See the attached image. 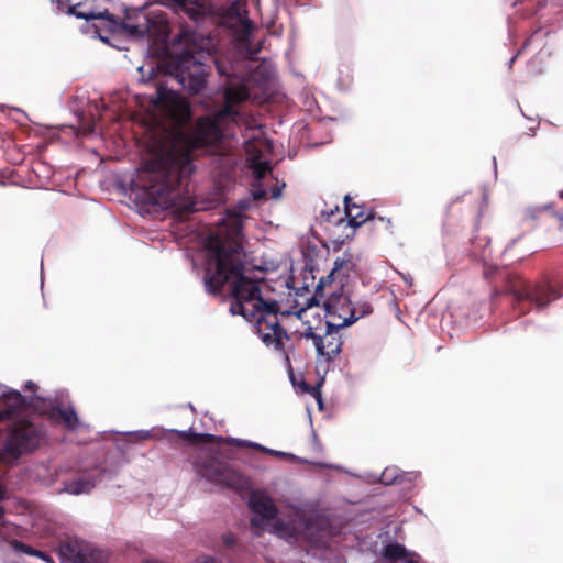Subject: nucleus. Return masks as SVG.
Instances as JSON below:
<instances>
[{"mask_svg": "<svg viewBox=\"0 0 563 563\" xmlns=\"http://www.w3.org/2000/svg\"><path fill=\"white\" fill-rule=\"evenodd\" d=\"M177 139L184 148L173 146L145 161L132 186L145 203L173 209L176 218L184 221L200 210L189 196V176L194 172L191 152L211 144V113L197 120L192 137L179 132Z\"/></svg>", "mask_w": 563, "mask_h": 563, "instance_id": "1", "label": "nucleus"}, {"mask_svg": "<svg viewBox=\"0 0 563 563\" xmlns=\"http://www.w3.org/2000/svg\"><path fill=\"white\" fill-rule=\"evenodd\" d=\"M245 257L243 247L238 244L224 251L213 243V297H221L232 316L253 322L258 311L275 300L264 296L267 287L264 278L244 274Z\"/></svg>", "mask_w": 563, "mask_h": 563, "instance_id": "2", "label": "nucleus"}, {"mask_svg": "<svg viewBox=\"0 0 563 563\" xmlns=\"http://www.w3.org/2000/svg\"><path fill=\"white\" fill-rule=\"evenodd\" d=\"M213 66L220 77H223L221 87L223 89L224 106L216 110L213 108V169H217L219 178H231L238 158L231 146L221 147L222 139L231 137L234 134V126L241 118L238 106L250 98V90L245 78L236 74L235 65H224L213 58Z\"/></svg>", "mask_w": 563, "mask_h": 563, "instance_id": "3", "label": "nucleus"}, {"mask_svg": "<svg viewBox=\"0 0 563 563\" xmlns=\"http://www.w3.org/2000/svg\"><path fill=\"white\" fill-rule=\"evenodd\" d=\"M97 0H85L73 4L69 12L84 20H106L112 33L133 36L136 38H158L166 34L167 20L162 13L146 12L141 9H126L124 18H117L96 5Z\"/></svg>", "mask_w": 563, "mask_h": 563, "instance_id": "4", "label": "nucleus"}, {"mask_svg": "<svg viewBox=\"0 0 563 563\" xmlns=\"http://www.w3.org/2000/svg\"><path fill=\"white\" fill-rule=\"evenodd\" d=\"M483 276L485 279L490 280L500 279L505 284L504 290L495 287L492 296L496 298L504 292L510 294L514 308L518 310L519 316L528 313L531 307L544 308L562 296L560 289L549 280L531 283L522 276L509 273L496 265H485Z\"/></svg>", "mask_w": 563, "mask_h": 563, "instance_id": "5", "label": "nucleus"}, {"mask_svg": "<svg viewBox=\"0 0 563 563\" xmlns=\"http://www.w3.org/2000/svg\"><path fill=\"white\" fill-rule=\"evenodd\" d=\"M352 263L349 260L338 258L334 267L327 277H322L316 288L314 297L324 299L323 307L329 320H334L340 327H349L356 320L357 308L343 291L344 280Z\"/></svg>", "mask_w": 563, "mask_h": 563, "instance_id": "6", "label": "nucleus"}, {"mask_svg": "<svg viewBox=\"0 0 563 563\" xmlns=\"http://www.w3.org/2000/svg\"><path fill=\"white\" fill-rule=\"evenodd\" d=\"M43 439V430L30 419L20 418L11 421L0 445V468L16 466L24 455L32 454L41 446Z\"/></svg>", "mask_w": 563, "mask_h": 563, "instance_id": "7", "label": "nucleus"}, {"mask_svg": "<svg viewBox=\"0 0 563 563\" xmlns=\"http://www.w3.org/2000/svg\"><path fill=\"white\" fill-rule=\"evenodd\" d=\"M254 207L252 198L244 197L234 206L227 208L223 216L213 223V243L216 247L224 251L233 249L234 244L243 247V219L244 213Z\"/></svg>", "mask_w": 563, "mask_h": 563, "instance_id": "8", "label": "nucleus"}, {"mask_svg": "<svg viewBox=\"0 0 563 563\" xmlns=\"http://www.w3.org/2000/svg\"><path fill=\"white\" fill-rule=\"evenodd\" d=\"M169 443L188 442V461L200 479H211V433L169 430L165 434Z\"/></svg>", "mask_w": 563, "mask_h": 563, "instance_id": "9", "label": "nucleus"}, {"mask_svg": "<svg viewBox=\"0 0 563 563\" xmlns=\"http://www.w3.org/2000/svg\"><path fill=\"white\" fill-rule=\"evenodd\" d=\"M218 27L230 30L240 43L249 42L254 24L249 18L246 0H233L227 7H213V33Z\"/></svg>", "mask_w": 563, "mask_h": 563, "instance_id": "10", "label": "nucleus"}, {"mask_svg": "<svg viewBox=\"0 0 563 563\" xmlns=\"http://www.w3.org/2000/svg\"><path fill=\"white\" fill-rule=\"evenodd\" d=\"M303 312H306V308H301L299 311H282L277 301H271L258 311L257 317L253 321L256 322L257 333L267 346L274 345L275 349H282L283 339L287 338V333L279 323L278 314H296L298 318H301Z\"/></svg>", "mask_w": 563, "mask_h": 563, "instance_id": "11", "label": "nucleus"}, {"mask_svg": "<svg viewBox=\"0 0 563 563\" xmlns=\"http://www.w3.org/2000/svg\"><path fill=\"white\" fill-rule=\"evenodd\" d=\"M343 327L338 325L334 320H325L324 328L308 325L301 336L312 340L318 356L331 362L342 351L343 340L340 333Z\"/></svg>", "mask_w": 563, "mask_h": 563, "instance_id": "12", "label": "nucleus"}, {"mask_svg": "<svg viewBox=\"0 0 563 563\" xmlns=\"http://www.w3.org/2000/svg\"><path fill=\"white\" fill-rule=\"evenodd\" d=\"M175 78L190 95H198L206 87L203 64L192 52L184 51L174 58Z\"/></svg>", "mask_w": 563, "mask_h": 563, "instance_id": "13", "label": "nucleus"}, {"mask_svg": "<svg viewBox=\"0 0 563 563\" xmlns=\"http://www.w3.org/2000/svg\"><path fill=\"white\" fill-rule=\"evenodd\" d=\"M154 104L165 111L176 125H183L191 119L187 99L163 86L156 88Z\"/></svg>", "mask_w": 563, "mask_h": 563, "instance_id": "14", "label": "nucleus"}, {"mask_svg": "<svg viewBox=\"0 0 563 563\" xmlns=\"http://www.w3.org/2000/svg\"><path fill=\"white\" fill-rule=\"evenodd\" d=\"M249 507L254 514L261 517V519H251L250 525L252 529L262 530L263 520H273L278 515V510L273 499L262 492H253L250 495Z\"/></svg>", "mask_w": 563, "mask_h": 563, "instance_id": "15", "label": "nucleus"}, {"mask_svg": "<svg viewBox=\"0 0 563 563\" xmlns=\"http://www.w3.org/2000/svg\"><path fill=\"white\" fill-rule=\"evenodd\" d=\"M164 4L170 7L177 13H185L190 20L199 23L211 13V7L200 0H163Z\"/></svg>", "mask_w": 563, "mask_h": 563, "instance_id": "16", "label": "nucleus"}, {"mask_svg": "<svg viewBox=\"0 0 563 563\" xmlns=\"http://www.w3.org/2000/svg\"><path fill=\"white\" fill-rule=\"evenodd\" d=\"M29 405L27 399L18 390H9L0 397V422L13 420Z\"/></svg>", "mask_w": 563, "mask_h": 563, "instance_id": "17", "label": "nucleus"}, {"mask_svg": "<svg viewBox=\"0 0 563 563\" xmlns=\"http://www.w3.org/2000/svg\"><path fill=\"white\" fill-rule=\"evenodd\" d=\"M201 260V269L203 272V285L206 292L211 295V233H207L202 239L201 251L191 260L192 268L199 273V261Z\"/></svg>", "mask_w": 563, "mask_h": 563, "instance_id": "18", "label": "nucleus"}, {"mask_svg": "<svg viewBox=\"0 0 563 563\" xmlns=\"http://www.w3.org/2000/svg\"><path fill=\"white\" fill-rule=\"evenodd\" d=\"M384 563H422L421 558L398 542H389L382 549Z\"/></svg>", "mask_w": 563, "mask_h": 563, "instance_id": "19", "label": "nucleus"}, {"mask_svg": "<svg viewBox=\"0 0 563 563\" xmlns=\"http://www.w3.org/2000/svg\"><path fill=\"white\" fill-rule=\"evenodd\" d=\"M49 418L54 420L56 423L63 424L68 431H75L79 427L78 416L71 406H53L49 412Z\"/></svg>", "mask_w": 563, "mask_h": 563, "instance_id": "20", "label": "nucleus"}, {"mask_svg": "<svg viewBox=\"0 0 563 563\" xmlns=\"http://www.w3.org/2000/svg\"><path fill=\"white\" fill-rule=\"evenodd\" d=\"M373 213V210H369L368 212L363 211L361 206L352 202L349 195L344 197V216L349 218L350 227L358 228L362 224L368 223Z\"/></svg>", "mask_w": 563, "mask_h": 563, "instance_id": "21", "label": "nucleus"}, {"mask_svg": "<svg viewBox=\"0 0 563 563\" xmlns=\"http://www.w3.org/2000/svg\"><path fill=\"white\" fill-rule=\"evenodd\" d=\"M87 542L77 538H67L62 541L58 547V553L62 558L68 560L71 563H78L79 559L85 551Z\"/></svg>", "mask_w": 563, "mask_h": 563, "instance_id": "22", "label": "nucleus"}, {"mask_svg": "<svg viewBox=\"0 0 563 563\" xmlns=\"http://www.w3.org/2000/svg\"><path fill=\"white\" fill-rule=\"evenodd\" d=\"M96 486V478L92 475H84L64 483L63 492L70 495H81L90 493Z\"/></svg>", "mask_w": 563, "mask_h": 563, "instance_id": "23", "label": "nucleus"}, {"mask_svg": "<svg viewBox=\"0 0 563 563\" xmlns=\"http://www.w3.org/2000/svg\"><path fill=\"white\" fill-rule=\"evenodd\" d=\"M368 224L371 225V230L375 233H380L386 236H391L395 233L391 220L389 218L376 216L375 212L373 213Z\"/></svg>", "mask_w": 563, "mask_h": 563, "instance_id": "24", "label": "nucleus"}, {"mask_svg": "<svg viewBox=\"0 0 563 563\" xmlns=\"http://www.w3.org/2000/svg\"><path fill=\"white\" fill-rule=\"evenodd\" d=\"M10 545L14 551L22 552V553L31 555V556L40 558L44 562H47V563H53V559L48 554H46L45 552H43L41 550L34 549L31 545L25 544L24 542H22L20 540H16V539L11 540Z\"/></svg>", "mask_w": 563, "mask_h": 563, "instance_id": "25", "label": "nucleus"}, {"mask_svg": "<svg viewBox=\"0 0 563 563\" xmlns=\"http://www.w3.org/2000/svg\"><path fill=\"white\" fill-rule=\"evenodd\" d=\"M78 563H106V556L101 550L87 542Z\"/></svg>", "mask_w": 563, "mask_h": 563, "instance_id": "26", "label": "nucleus"}, {"mask_svg": "<svg viewBox=\"0 0 563 563\" xmlns=\"http://www.w3.org/2000/svg\"><path fill=\"white\" fill-rule=\"evenodd\" d=\"M340 213V209H339V206H335L334 209H330L329 211H322L321 212V217L328 221V222H336V223H340L342 222V218L341 217H338Z\"/></svg>", "mask_w": 563, "mask_h": 563, "instance_id": "27", "label": "nucleus"}, {"mask_svg": "<svg viewBox=\"0 0 563 563\" xmlns=\"http://www.w3.org/2000/svg\"><path fill=\"white\" fill-rule=\"evenodd\" d=\"M298 386L301 389V391L307 393V394H309V395H311L313 397H320V390H319L318 387L311 386L310 384H308L305 380H301L298 384Z\"/></svg>", "mask_w": 563, "mask_h": 563, "instance_id": "28", "label": "nucleus"}, {"mask_svg": "<svg viewBox=\"0 0 563 563\" xmlns=\"http://www.w3.org/2000/svg\"><path fill=\"white\" fill-rule=\"evenodd\" d=\"M355 307L357 308V313H356L357 320L360 318L371 314L373 312V308H372L371 303H368V302H361L358 305H355Z\"/></svg>", "mask_w": 563, "mask_h": 563, "instance_id": "29", "label": "nucleus"}, {"mask_svg": "<svg viewBox=\"0 0 563 563\" xmlns=\"http://www.w3.org/2000/svg\"><path fill=\"white\" fill-rule=\"evenodd\" d=\"M268 169L269 166L267 163H258L257 165H255L253 172L256 178H263Z\"/></svg>", "mask_w": 563, "mask_h": 563, "instance_id": "30", "label": "nucleus"}, {"mask_svg": "<svg viewBox=\"0 0 563 563\" xmlns=\"http://www.w3.org/2000/svg\"><path fill=\"white\" fill-rule=\"evenodd\" d=\"M267 192L264 189L253 190L249 195L250 198H252L253 203L257 200H262L266 197Z\"/></svg>", "mask_w": 563, "mask_h": 563, "instance_id": "31", "label": "nucleus"}, {"mask_svg": "<svg viewBox=\"0 0 563 563\" xmlns=\"http://www.w3.org/2000/svg\"><path fill=\"white\" fill-rule=\"evenodd\" d=\"M249 445H250V446H253V448H256V449H258V450H261V451L267 452V453H269V454H272V455H275V456H284V455H285V453H284V452L275 451V450H269V449H266V448H264V446H262V445H260V444L249 443Z\"/></svg>", "mask_w": 563, "mask_h": 563, "instance_id": "32", "label": "nucleus"}, {"mask_svg": "<svg viewBox=\"0 0 563 563\" xmlns=\"http://www.w3.org/2000/svg\"><path fill=\"white\" fill-rule=\"evenodd\" d=\"M254 76H260L261 78H263L264 81L268 80V75L265 74V70L262 69V67L256 68V70L254 71Z\"/></svg>", "mask_w": 563, "mask_h": 563, "instance_id": "33", "label": "nucleus"}, {"mask_svg": "<svg viewBox=\"0 0 563 563\" xmlns=\"http://www.w3.org/2000/svg\"><path fill=\"white\" fill-rule=\"evenodd\" d=\"M7 498V488L0 483V501Z\"/></svg>", "mask_w": 563, "mask_h": 563, "instance_id": "34", "label": "nucleus"}, {"mask_svg": "<svg viewBox=\"0 0 563 563\" xmlns=\"http://www.w3.org/2000/svg\"><path fill=\"white\" fill-rule=\"evenodd\" d=\"M25 389L34 391L36 389V384L32 380L26 382Z\"/></svg>", "mask_w": 563, "mask_h": 563, "instance_id": "35", "label": "nucleus"}, {"mask_svg": "<svg viewBox=\"0 0 563 563\" xmlns=\"http://www.w3.org/2000/svg\"><path fill=\"white\" fill-rule=\"evenodd\" d=\"M280 195H282V189L280 188L277 187V188L272 190V198L277 199V198L280 197Z\"/></svg>", "mask_w": 563, "mask_h": 563, "instance_id": "36", "label": "nucleus"}, {"mask_svg": "<svg viewBox=\"0 0 563 563\" xmlns=\"http://www.w3.org/2000/svg\"><path fill=\"white\" fill-rule=\"evenodd\" d=\"M224 542H225L227 545L230 547V545H232L234 543V538L232 536H227L224 538Z\"/></svg>", "mask_w": 563, "mask_h": 563, "instance_id": "37", "label": "nucleus"}, {"mask_svg": "<svg viewBox=\"0 0 563 563\" xmlns=\"http://www.w3.org/2000/svg\"><path fill=\"white\" fill-rule=\"evenodd\" d=\"M197 563H211V558L205 556L202 559H198Z\"/></svg>", "mask_w": 563, "mask_h": 563, "instance_id": "38", "label": "nucleus"}, {"mask_svg": "<svg viewBox=\"0 0 563 563\" xmlns=\"http://www.w3.org/2000/svg\"><path fill=\"white\" fill-rule=\"evenodd\" d=\"M257 53H258V49H250L249 51V55H250L249 58L253 59V56L256 55Z\"/></svg>", "mask_w": 563, "mask_h": 563, "instance_id": "39", "label": "nucleus"}, {"mask_svg": "<svg viewBox=\"0 0 563 563\" xmlns=\"http://www.w3.org/2000/svg\"><path fill=\"white\" fill-rule=\"evenodd\" d=\"M383 478H384V481L386 483H391L393 482V479L391 481L388 479V471L387 470L383 473Z\"/></svg>", "mask_w": 563, "mask_h": 563, "instance_id": "40", "label": "nucleus"}, {"mask_svg": "<svg viewBox=\"0 0 563 563\" xmlns=\"http://www.w3.org/2000/svg\"><path fill=\"white\" fill-rule=\"evenodd\" d=\"M212 440H213V444L218 443V442H221L222 441V438L221 437H216L213 435L212 437Z\"/></svg>", "mask_w": 563, "mask_h": 563, "instance_id": "41", "label": "nucleus"}, {"mask_svg": "<svg viewBox=\"0 0 563 563\" xmlns=\"http://www.w3.org/2000/svg\"><path fill=\"white\" fill-rule=\"evenodd\" d=\"M183 37H187V33H183V34H180V35H179V38H178V42H181V38H183Z\"/></svg>", "mask_w": 563, "mask_h": 563, "instance_id": "42", "label": "nucleus"}, {"mask_svg": "<svg viewBox=\"0 0 563 563\" xmlns=\"http://www.w3.org/2000/svg\"><path fill=\"white\" fill-rule=\"evenodd\" d=\"M238 445H239V446H244V445H246V442H245V441H239V442H238Z\"/></svg>", "mask_w": 563, "mask_h": 563, "instance_id": "43", "label": "nucleus"}, {"mask_svg": "<svg viewBox=\"0 0 563 563\" xmlns=\"http://www.w3.org/2000/svg\"><path fill=\"white\" fill-rule=\"evenodd\" d=\"M155 75V70L152 68L148 79H152V77Z\"/></svg>", "mask_w": 563, "mask_h": 563, "instance_id": "44", "label": "nucleus"}, {"mask_svg": "<svg viewBox=\"0 0 563 563\" xmlns=\"http://www.w3.org/2000/svg\"><path fill=\"white\" fill-rule=\"evenodd\" d=\"M206 38H207V40H210V38H211V35H210V34L206 35Z\"/></svg>", "mask_w": 563, "mask_h": 563, "instance_id": "45", "label": "nucleus"}, {"mask_svg": "<svg viewBox=\"0 0 563 563\" xmlns=\"http://www.w3.org/2000/svg\"><path fill=\"white\" fill-rule=\"evenodd\" d=\"M212 54H213V56L216 55V47L214 46H213Z\"/></svg>", "mask_w": 563, "mask_h": 563, "instance_id": "46", "label": "nucleus"}, {"mask_svg": "<svg viewBox=\"0 0 563 563\" xmlns=\"http://www.w3.org/2000/svg\"><path fill=\"white\" fill-rule=\"evenodd\" d=\"M213 563H216V562L213 561Z\"/></svg>", "mask_w": 563, "mask_h": 563, "instance_id": "47", "label": "nucleus"}]
</instances>
